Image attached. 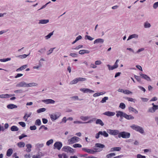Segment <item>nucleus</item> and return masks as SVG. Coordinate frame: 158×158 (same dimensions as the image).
<instances>
[{
	"label": "nucleus",
	"instance_id": "obj_11",
	"mask_svg": "<svg viewBox=\"0 0 158 158\" xmlns=\"http://www.w3.org/2000/svg\"><path fill=\"white\" fill-rule=\"evenodd\" d=\"M27 83L24 81L20 82L16 85L17 87H27Z\"/></svg>",
	"mask_w": 158,
	"mask_h": 158
},
{
	"label": "nucleus",
	"instance_id": "obj_49",
	"mask_svg": "<svg viewBox=\"0 0 158 158\" xmlns=\"http://www.w3.org/2000/svg\"><path fill=\"white\" fill-rule=\"evenodd\" d=\"M31 114V113H29L27 114H26L23 117V118H28L29 117Z\"/></svg>",
	"mask_w": 158,
	"mask_h": 158
},
{
	"label": "nucleus",
	"instance_id": "obj_39",
	"mask_svg": "<svg viewBox=\"0 0 158 158\" xmlns=\"http://www.w3.org/2000/svg\"><path fill=\"white\" fill-rule=\"evenodd\" d=\"M80 90L84 93L89 92V89L87 88H81Z\"/></svg>",
	"mask_w": 158,
	"mask_h": 158
},
{
	"label": "nucleus",
	"instance_id": "obj_22",
	"mask_svg": "<svg viewBox=\"0 0 158 158\" xmlns=\"http://www.w3.org/2000/svg\"><path fill=\"white\" fill-rule=\"evenodd\" d=\"M99 134L100 135H103L105 137H107L108 136V134L105 131H99Z\"/></svg>",
	"mask_w": 158,
	"mask_h": 158
},
{
	"label": "nucleus",
	"instance_id": "obj_40",
	"mask_svg": "<svg viewBox=\"0 0 158 158\" xmlns=\"http://www.w3.org/2000/svg\"><path fill=\"white\" fill-rule=\"evenodd\" d=\"M96 123L97 124H99L102 126L104 125V123L100 119H97L96 121Z\"/></svg>",
	"mask_w": 158,
	"mask_h": 158
},
{
	"label": "nucleus",
	"instance_id": "obj_63",
	"mask_svg": "<svg viewBox=\"0 0 158 158\" xmlns=\"http://www.w3.org/2000/svg\"><path fill=\"white\" fill-rule=\"evenodd\" d=\"M23 92V90L21 89H19L15 90L14 92L15 93H22Z\"/></svg>",
	"mask_w": 158,
	"mask_h": 158
},
{
	"label": "nucleus",
	"instance_id": "obj_52",
	"mask_svg": "<svg viewBox=\"0 0 158 158\" xmlns=\"http://www.w3.org/2000/svg\"><path fill=\"white\" fill-rule=\"evenodd\" d=\"M55 48H51L49 50H48V51L47 52V54L48 55L50 54L52 52L53 50Z\"/></svg>",
	"mask_w": 158,
	"mask_h": 158
},
{
	"label": "nucleus",
	"instance_id": "obj_43",
	"mask_svg": "<svg viewBox=\"0 0 158 158\" xmlns=\"http://www.w3.org/2000/svg\"><path fill=\"white\" fill-rule=\"evenodd\" d=\"M53 31L50 33L48 35L46 36L45 37V39L48 40L53 35Z\"/></svg>",
	"mask_w": 158,
	"mask_h": 158
},
{
	"label": "nucleus",
	"instance_id": "obj_56",
	"mask_svg": "<svg viewBox=\"0 0 158 158\" xmlns=\"http://www.w3.org/2000/svg\"><path fill=\"white\" fill-rule=\"evenodd\" d=\"M153 7L154 9H156L158 7V2L154 3Z\"/></svg>",
	"mask_w": 158,
	"mask_h": 158
},
{
	"label": "nucleus",
	"instance_id": "obj_26",
	"mask_svg": "<svg viewBox=\"0 0 158 158\" xmlns=\"http://www.w3.org/2000/svg\"><path fill=\"white\" fill-rule=\"evenodd\" d=\"M27 66V65H23L21 67H20L19 68L17 69L16 71L17 72H19L20 71H22L25 69Z\"/></svg>",
	"mask_w": 158,
	"mask_h": 158
},
{
	"label": "nucleus",
	"instance_id": "obj_16",
	"mask_svg": "<svg viewBox=\"0 0 158 158\" xmlns=\"http://www.w3.org/2000/svg\"><path fill=\"white\" fill-rule=\"evenodd\" d=\"M44 155L43 153L40 152L38 154L33 155L32 156V158H40L41 157L43 156Z\"/></svg>",
	"mask_w": 158,
	"mask_h": 158
},
{
	"label": "nucleus",
	"instance_id": "obj_38",
	"mask_svg": "<svg viewBox=\"0 0 158 158\" xmlns=\"http://www.w3.org/2000/svg\"><path fill=\"white\" fill-rule=\"evenodd\" d=\"M11 59L10 58H8L6 59H0V61L1 62H6L11 60Z\"/></svg>",
	"mask_w": 158,
	"mask_h": 158
},
{
	"label": "nucleus",
	"instance_id": "obj_50",
	"mask_svg": "<svg viewBox=\"0 0 158 158\" xmlns=\"http://www.w3.org/2000/svg\"><path fill=\"white\" fill-rule=\"evenodd\" d=\"M126 99H127L128 101L130 102H135V100L134 99H133L131 98H128L127 97L126 98Z\"/></svg>",
	"mask_w": 158,
	"mask_h": 158
},
{
	"label": "nucleus",
	"instance_id": "obj_17",
	"mask_svg": "<svg viewBox=\"0 0 158 158\" xmlns=\"http://www.w3.org/2000/svg\"><path fill=\"white\" fill-rule=\"evenodd\" d=\"M27 149L26 151L27 152H30L31 151V148H32V145L31 144H27L26 145Z\"/></svg>",
	"mask_w": 158,
	"mask_h": 158
},
{
	"label": "nucleus",
	"instance_id": "obj_57",
	"mask_svg": "<svg viewBox=\"0 0 158 158\" xmlns=\"http://www.w3.org/2000/svg\"><path fill=\"white\" fill-rule=\"evenodd\" d=\"M83 47V45H80L77 46V47L73 48V49H75L76 50H79V49L81 48H82Z\"/></svg>",
	"mask_w": 158,
	"mask_h": 158
},
{
	"label": "nucleus",
	"instance_id": "obj_20",
	"mask_svg": "<svg viewBox=\"0 0 158 158\" xmlns=\"http://www.w3.org/2000/svg\"><path fill=\"white\" fill-rule=\"evenodd\" d=\"M138 37V35L136 34H133L130 35L128 38L127 39V40H129L131 39L132 38H137Z\"/></svg>",
	"mask_w": 158,
	"mask_h": 158
},
{
	"label": "nucleus",
	"instance_id": "obj_64",
	"mask_svg": "<svg viewBox=\"0 0 158 158\" xmlns=\"http://www.w3.org/2000/svg\"><path fill=\"white\" fill-rule=\"evenodd\" d=\"M19 124L23 127H25L26 126L25 123L23 122H19Z\"/></svg>",
	"mask_w": 158,
	"mask_h": 158
},
{
	"label": "nucleus",
	"instance_id": "obj_29",
	"mask_svg": "<svg viewBox=\"0 0 158 158\" xmlns=\"http://www.w3.org/2000/svg\"><path fill=\"white\" fill-rule=\"evenodd\" d=\"M13 153V150L12 149H8L6 152V156H10Z\"/></svg>",
	"mask_w": 158,
	"mask_h": 158
},
{
	"label": "nucleus",
	"instance_id": "obj_48",
	"mask_svg": "<svg viewBox=\"0 0 158 158\" xmlns=\"http://www.w3.org/2000/svg\"><path fill=\"white\" fill-rule=\"evenodd\" d=\"M85 39H88L89 40H92L94 39V38L91 37L90 36L88 35H86L85 36Z\"/></svg>",
	"mask_w": 158,
	"mask_h": 158
},
{
	"label": "nucleus",
	"instance_id": "obj_10",
	"mask_svg": "<svg viewBox=\"0 0 158 158\" xmlns=\"http://www.w3.org/2000/svg\"><path fill=\"white\" fill-rule=\"evenodd\" d=\"M42 102L45 103L47 104H53L55 103V101L52 99H48L44 100H42Z\"/></svg>",
	"mask_w": 158,
	"mask_h": 158
},
{
	"label": "nucleus",
	"instance_id": "obj_58",
	"mask_svg": "<svg viewBox=\"0 0 158 158\" xmlns=\"http://www.w3.org/2000/svg\"><path fill=\"white\" fill-rule=\"evenodd\" d=\"M27 137V135H25L24 134H23L20 136H19V139H21L22 138H23L24 137Z\"/></svg>",
	"mask_w": 158,
	"mask_h": 158
},
{
	"label": "nucleus",
	"instance_id": "obj_37",
	"mask_svg": "<svg viewBox=\"0 0 158 158\" xmlns=\"http://www.w3.org/2000/svg\"><path fill=\"white\" fill-rule=\"evenodd\" d=\"M78 82L77 78H76L73 79V81H71L70 83V84L73 85L75 84H76Z\"/></svg>",
	"mask_w": 158,
	"mask_h": 158
},
{
	"label": "nucleus",
	"instance_id": "obj_42",
	"mask_svg": "<svg viewBox=\"0 0 158 158\" xmlns=\"http://www.w3.org/2000/svg\"><path fill=\"white\" fill-rule=\"evenodd\" d=\"M115 155V154L114 153H111L107 154L106 156V157L107 158H111L112 156H114Z\"/></svg>",
	"mask_w": 158,
	"mask_h": 158
},
{
	"label": "nucleus",
	"instance_id": "obj_5",
	"mask_svg": "<svg viewBox=\"0 0 158 158\" xmlns=\"http://www.w3.org/2000/svg\"><path fill=\"white\" fill-rule=\"evenodd\" d=\"M62 146V143L60 142H56L54 144V149H56L59 150Z\"/></svg>",
	"mask_w": 158,
	"mask_h": 158
},
{
	"label": "nucleus",
	"instance_id": "obj_54",
	"mask_svg": "<svg viewBox=\"0 0 158 158\" xmlns=\"http://www.w3.org/2000/svg\"><path fill=\"white\" fill-rule=\"evenodd\" d=\"M134 77L137 80V81L139 82H141V78L140 77H139L137 76V75H135Z\"/></svg>",
	"mask_w": 158,
	"mask_h": 158
},
{
	"label": "nucleus",
	"instance_id": "obj_15",
	"mask_svg": "<svg viewBox=\"0 0 158 158\" xmlns=\"http://www.w3.org/2000/svg\"><path fill=\"white\" fill-rule=\"evenodd\" d=\"M103 114L108 116H111L115 115V113L114 112L108 111L104 113Z\"/></svg>",
	"mask_w": 158,
	"mask_h": 158
},
{
	"label": "nucleus",
	"instance_id": "obj_34",
	"mask_svg": "<svg viewBox=\"0 0 158 158\" xmlns=\"http://www.w3.org/2000/svg\"><path fill=\"white\" fill-rule=\"evenodd\" d=\"M10 130L12 131H16L19 130V128L16 126H13L11 127Z\"/></svg>",
	"mask_w": 158,
	"mask_h": 158
},
{
	"label": "nucleus",
	"instance_id": "obj_3",
	"mask_svg": "<svg viewBox=\"0 0 158 158\" xmlns=\"http://www.w3.org/2000/svg\"><path fill=\"white\" fill-rule=\"evenodd\" d=\"M131 127L133 130L138 131L141 134H143L144 133V131L143 128L140 126L134 125L131 126Z\"/></svg>",
	"mask_w": 158,
	"mask_h": 158
},
{
	"label": "nucleus",
	"instance_id": "obj_19",
	"mask_svg": "<svg viewBox=\"0 0 158 158\" xmlns=\"http://www.w3.org/2000/svg\"><path fill=\"white\" fill-rule=\"evenodd\" d=\"M89 51L88 50L84 49L79 51V53L81 55H83L85 53H89Z\"/></svg>",
	"mask_w": 158,
	"mask_h": 158
},
{
	"label": "nucleus",
	"instance_id": "obj_18",
	"mask_svg": "<svg viewBox=\"0 0 158 158\" xmlns=\"http://www.w3.org/2000/svg\"><path fill=\"white\" fill-rule=\"evenodd\" d=\"M49 22L48 19H41L39 21V24H46Z\"/></svg>",
	"mask_w": 158,
	"mask_h": 158
},
{
	"label": "nucleus",
	"instance_id": "obj_25",
	"mask_svg": "<svg viewBox=\"0 0 158 158\" xmlns=\"http://www.w3.org/2000/svg\"><path fill=\"white\" fill-rule=\"evenodd\" d=\"M30 54V53H29V54L28 55H26V54H24L19 55V56H16V57H17V58H20L21 59H24V58H26Z\"/></svg>",
	"mask_w": 158,
	"mask_h": 158
},
{
	"label": "nucleus",
	"instance_id": "obj_31",
	"mask_svg": "<svg viewBox=\"0 0 158 158\" xmlns=\"http://www.w3.org/2000/svg\"><path fill=\"white\" fill-rule=\"evenodd\" d=\"M46 110V109L45 108H40L37 110L36 112L38 113H41L45 111Z\"/></svg>",
	"mask_w": 158,
	"mask_h": 158
},
{
	"label": "nucleus",
	"instance_id": "obj_13",
	"mask_svg": "<svg viewBox=\"0 0 158 158\" xmlns=\"http://www.w3.org/2000/svg\"><path fill=\"white\" fill-rule=\"evenodd\" d=\"M140 75L142 77L148 81H151V79L150 78L145 74H143L142 73H139Z\"/></svg>",
	"mask_w": 158,
	"mask_h": 158
},
{
	"label": "nucleus",
	"instance_id": "obj_30",
	"mask_svg": "<svg viewBox=\"0 0 158 158\" xmlns=\"http://www.w3.org/2000/svg\"><path fill=\"white\" fill-rule=\"evenodd\" d=\"M128 109L130 112H133L136 114L138 113V111L136 109L131 106L128 108Z\"/></svg>",
	"mask_w": 158,
	"mask_h": 158
},
{
	"label": "nucleus",
	"instance_id": "obj_61",
	"mask_svg": "<svg viewBox=\"0 0 158 158\" xmlns=\"http://www.w3.org/2000/svg\"><path fill=\"white\" fill-rule=\"evenodd\" d=\"M102 63V62L100 60H97L95 61V64L96 65H99L101 64Z\"/></svg>",
	"mask_w": 158,
	"mask_h": 158
},
{
	"label": "nucleus",
	"instance_id": "obj_2",
	"mask_svg": "<svg viewBox=\"0 0 158 158\" xmlns=\"http://www.w3.org/2000/svg\"><path fill=\"white\" fill-rule=\"evenodd\" d=\"M130 133L126 131L120 132L118 135V137L119 138L122 137L124 139L129 138L130 137Z\"/></svg>",
	"mask_w": 158,
	"mask_h": 158
},
{
	"label": "nucleus",
	"instance_id": "obj_14",
	"mask_svg": "<svg viewBox=\"0 0 158 158\" xmlns=\"http://www.w3.org/2000/svg\"><path fill=\"white\" fill-rule=\"evenodd\" d=\"M82 150L86 152L91 154H94L95 152L94 150L86 148H83Z\"/></svg>",
	"mask_w": 158,
	"mask_h": 158
},
{
	"label": "nucleus",
	"instance_id": "obj_6",
	"mask_svg": "<svg viewBox=\"0 0 158 158\" xmlns=\"http://www.w3.org/2000/svg\"><path fill=\"white\" fill-rule=\"evenodd\" d=\"M63 151L66 152L73 153L74 152V150L69 146H64L62 148Z\"/></svg>",
	"mask_w": 158,
	"mask_h": 158
},
{
	"label": "nucleus",
	"instance_id": "obj_51",
	"mask_svg": "<svg viewBox=\"0 0 158 158\" xmlns=\"http://www.w3.org/2000/svg\"><path fill=\"white\" fill-rule=\"evenodd\" d=\"M41 124V122L39 119H37L35 122V124L37 125L40 126Z\"/></svg>",
	"mask_w": 158,
	"mask_h": 158
},
{
	"label": "nucleus",
	"instance_id": "obj_8",
	"mask_svg": "<svg viewBox=\"0 0 158 158\" xmlns=\"http://www.w3.org/2000/svg\"><path fill=\"white\" fill-rule=\"evenodd\" d=\"M61 115V113L59 112H56L50 115L51 118H58Z\"/></svg>",
	"mask_w": 158,
	"mask_h": 158
},
{
	"label": "nucleus",
	"instance_id": "obj_27",
	"mask_svg": "<svg viewBox=\"0 0 158 158\" xmlns=\"http://www.w3.org/2000/svg\"><path fill=\"white\" fill-rule=\"evenodd\" d=\"M11 96L7 94H2L0 95V98H7L10 97Z\"/></svg>",
	"mask_w": 158,
	"mask_h": 158
},
{
	"label": "nucleus",
	"instance_id": "obj_1",
	"mask_svg": "<svg viewBox=\"0 0 158 158\" xmlns=\"http://www.w3.org/2000/svg\"><path fill=\"white\" fill-rule=\"evenodd\" d=\"M116 116L117 118L119 117L120 118L124 117L125 118H131V116L128 115L125 113L120 111H116Z\"/></svg>",
	"mask_w": 158,
	"mask_h": 158
},
{
	"label": "nucleus",
	"instance_id": "obj_44",
	"mask_svg": "<svg viewBox=\"0 0 158 158\" xmlns=\"http://www.w3.org/2000/svg\"><path fill=\"white\" fill-rule=\"evenodd\" d=\"M132 92H131V91L127 90V89H125L124 91V93L125 94H132Z\"/></svg>",
	"mask_w": 158,
	"mask_h": 158
},
{
	"label": "nucleus",
	"instance_id": "obj_47",
	"mask_svg": "<svg viewBox=\"0 0 158 158\" xmlns=\"http://www.w3.org/2000/svg\"><path fill=\"white\" fill-rule=\"evenodd\" d=\"M73 147L74 148H81L82 145L79 143H76L73 144Z\"/></svg>",
	"mask_w": 158,
	"mask_h": 158
},
{
	"label": "nucleus",
	"instance_id": "obj_46",
	"mask_svg": "<svg viewBox=\"0 0 158 158\" xmlns=\"http://www.w3.org/2000/svg\"><path fill=\"white\" fill-rule=\"evenodd\" d=\"M108 99V98L107 97H105L103 98L102 100L101 101V102L102 103H104L106 102V100Z\"/></svg>",
	"mask_w": 158,
	"mask_h": 158
},
{
	"label": "nucleus",
	"instance_id": "obj_60",
	"mask_svg": "<svg viewBox=\"0 0 158 158\" xmlns=\"http://www.w3.org/2000/svg\"><path fill=\"white\" fill-rule=\"evenodd\" d=\"M36 127L35 126H31L30 127V129L31 130H35L36 129Z\"/></svg>",
	"mask_w": 158,
	"mask_h": 158
},
{
	"label": "nucleus",
	"instance_id": "obj_7",
	"mask_svg": "<svg viewBox=\"0 0 158 158\" xmlns=\"http://www.w3.org/2000/svg\"><path fill=\"white\" fill-rule=\"evenodd\" d=\"M87 119H82V121H74L73 123L75 124H82V123H91L93 122V120H91L88 121H86Z\"/></svg>",
	"mask_w": 158,
	"mask_h": 158
},
{
	"label": "nucleus",
	"instance_id": "obj_23",
	"mask_svg": "<svg viewBox=\"0 0 158 158\" xmlns=\"http://www.w3.org/2000/svg\"><path fill=\"white\" fill-rule=\"evenodd\" d=\"M104 42V40L103 39L98 38L96 39L94 42V44H95L96 43H102Z\"/></svg>",
	"mask_w": 158,
	"mask_h": 158
},
{
	"label": "nucleus",
	"instance_id": "obj_33",
	"mask_svg": "<svg viewBox=\"0 0 158 158\" xmlns=\"http://www.w3.org/2000/svg\"><path fill=\"white\" fill-rule=\"evenodd\" d=\"M37 85V84L36 83L32 82L29 83H27V87H31L33 86H36Z\"/></svg>",
	"mask_w": 158,
	"mask_h": 158
},
{
	"label": "nucleus",
	"instance_id": "obj_12",
	"mask_svg": "<svg viewBox=\"0 0 158 158\" xmlns=\"http://www.w3.org/2000/svg\"><path fill=\"white\" fill-rule=\"evenodd\" d=\"M158 110V106H154L152 107H150L148 110V112L154 113L156 110Z\"/></svg>",
	"mask_w": 158,
	"mask_h": 158
},
{
	"label": "nucleus",
	"instance_id": "obj_32",
	"mask_svg": "<svg viewBox=\"0 0 158 158\" xmlns=\"http://www.w3.org/2000/svg\"><path fill=\"white\" fill-rule=\"evenodd\" d=\"M95 146L97 148H100V149H102L104 148L105 146L102 144L100 143H96L95 144Z\"/></svg>",
	"mask_w": 158,
	"mask_h": 158
},
{
	"label": "nucleus",
	"instance_id": "obj_55",
	"mask_svg": "<svg viewBox=\"0 0 158 158\" xmlns=\"http://www.w3.org/2000/svg\"><path fill=\"white\" fill-rule=\"evenodd\" d=\"M107 66L108 67V69L109 70H112L115 69L113 66H111L110 64L107 65Z\"/></svg>",
	"mask_w": 158,
	"mask_h": 158
},
{
	"label": "nucleus",
	"instance_id": "obj_24",
	"mask_svg": "<svg viewBox=\"0 0 158 158\" xmlns=\"http://www.w3.org/2000/svg\"><path fill=\"white\" fill-rule=\"evenodd\" d=\"M121 149V148L120 147H116L112 148L110 149V152L114 151H119Z\"/></svg>",
	"mask_w": 158,
	"mask_h": 158
},
{
	"label": "nucleus",
	"instance_id": "obj_4",
	"mask_svg": "<svg viewBox=\"0 0 158 158\" xmlns=\"http://www.w3.org/2000/svg\"><path fill=\"white\" fill-rule=\"evenodd\" d=\"M80 139L77 136H74L69 139L68 143L69 144H72L79 141Z\"/></svg>",
	"mask_w": 158,
	"mask_h": 158
},
{
	"label": "nucleus",
	"instance_id": "obj_36",
	"mask_svg": "<svg viewBox=\"0 0 158 158\" xmlns=\"http://www.w3.org/2000/svg\"><path fill=\"white\" fill-rule=\"evenodd\" d=\"M17 145L19 148H23L25 146V143L23 142H20L17 143Z\"/></svg>",
	"mask_w": 158,
	"mask_h": 158
},
{
	"label": "nucleus",
	"instance_id": "obj_28",
	"mask_svg": "<svg viewBox=\"0 0 158 158\" xmlns=\"http://www.w3.org/2000/svg\"><path fill=\"white\" fill-rule=\"evenodd\" d=\"M145 28H149L151 27V24L148 21L145 22L144 23Z\"/></svg>",
	"mask_w": 158,
	"mask_h": 158
},
{
	"label": "nucleus",
	"instance_id": "obj_9",
	"mask_svg": "<svg viewBox=\"0 0 158 158\" xmlns=\"http://www.w3.org/2000/svg\"><path fill=\"white\" fill-rule=\"evenodd\" d=\"M108 132L110 135H115L119 133V131L117 130H113L109 129L108 130Z\"/></svg>",
	"mask_w": 158,
	"mask_h": 158
},
{
	"label": "nucleus",
	"instance_id": "obj_35",
	"mask_svg": "<svg viewBox=\"0 0 158 158\" xmlns=\"http://www.w3.org/2000/svg\"><path fill=\"white\" fill-rule=\"evenodd\" d=\"M106 93L105 92H101L100 93H95L93 95V96L94 97H96L100 95H103L105 94Z\"/></svg>",
	"mask_w": 158,
	"mask_h": 158
},
{
	"label": "nucleus",
	"instance_id": "obj_41",
	"mask_svg": "<svg viewBox=\"0 0 158 158\" xmlns=\"http://www.w3.org/2000/svg\"><path fill=\"white\" fill-rule=\"evenodd\" d=\"M53 142V140L52 139H50L46 143V144L48 146H49L50 144H52Z\"/></svg>",
	"mask_w": 158,
	"mask_h": 158
},
{
	"label": "nucleus",
	"instance_id": "obj_45",
	"mask_svg": "<svg viewBox=\"0 0 158 158\" xmlns=\"http://www.w3.org/2000/svg\"><path fill=\"white\" fill-rule=\"evenodd\" d=\"M119 107L123 109H124L125 108L126 106L123 103L121 102L120 104Z\"/></svg>",
	"mask_w": 158,
	"mask_h": 158
},
{
	"label": "nucleus",
	"instance_id": "obj_59",
	"mask_svg": "<svg viewBox=\"0 0 158 158\" xmlns=\"http://www.w3.org/2000/svg\"><path fill=\"white\" fill-rule=\"evenodd\" d=\"M137 158H146L145 156H142L140 154H138L137 155Z\"/></svg>",
	"mask_w": 158,
	"mask_h": 158
},
{
	"label": "nucleus",
	"instance_id": "obj_62",
	"mask_svg": "<svg viewBox=\"0 0 158 158\" xmlns=\"http://www.w3.org/2000/svg\"><path fill=\"white\" fill-rule=\"evenodd\" d=\"M37 146L38 148H41L44 146V144L43 143H38L37 144Z\"/></svg>",
	"mask_w": 158,
	"mask_h": 158
},
{
	"label": "nucleus",
	"instance_id": "obj_53",
	"mask_svg": "<svg viewBox=\"0 0 158 158\" xmlns=\"http://www.w3.org/2000/svg\"><path fill=\"white\" fill-rule=\"evenodd\" d=\"M78 82L83 81L86 80V79L85 78L78 77L77 78Z\"/></svg>",
	"mask_w": 158,
	"mask_h": 158
},
{
	"label": "nucleus",
	"instance_id": "obj_21",
	"mask_svg": "<svg viewBox=\"0 0 158 158\" xmlns=\"http://www.w3.org/2000/svg\"><path fill=\"white\" fill-rule=\"evenodd\" d=\"M7 107L9 109H13L17 107V106L14 104H10L7 105Z\"/></svg>",
	"mask_w": 158,
	"mask_h": 158
}]
</instances>
